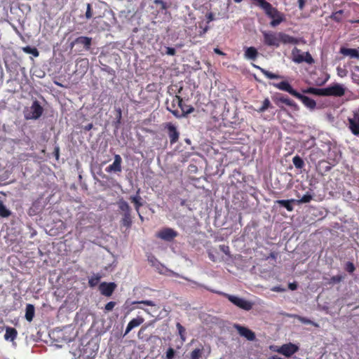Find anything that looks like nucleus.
<instances>
[{"instance_id": "obj_27", "label": "nucleus", "mask_w": 359, "mask_h": 359, "mask_svg": "<svg viewBox=\"0 0 359 359\" xmlns=\"http://www.w3.org/2000/svg\"><path fill=\"white\" fill-rule=\"evenodd\" d=\"M324 88H317L313 87H309L302 90L304 93L313 94L319 96H324Z\"/></svg>"}, {"instance_id": "obj_39", "label": "nucleus", "mask_w": 359, "mask_h": 359, "mask_svg": "<svg viewBox=\"0 0 359 359\" xmlns=\"http://www.w3.org/2000/svg\"><path fill=\"white\" fill-rule=\"evenodd\" d=\"M344 269L349 273H352L355 271V266L354 265V264L351 262H347L346 264H345V266H344Z\"/></svg>"}, {"instance_id": "obj_11", "label": "nucleus", "mask_w": 359, "mask_h": 359, "mask_svg": "<svg viewBox=\"0 0 359 359\" xmlns=\"http://www.w3.org/2000/svg\"><path fill=\"white\" fill-rule=\"evenodd\" d=\"M344 87L339 83H334L324 88V96L341 97L345 94Z\"/></svg>"}, {"instance_id": "obj_57", "label": "nucleus", "mask_w": 359, "mask_h": 359, "mask_svg": "<svg viewBox=\"0 0 359 359\" xmlns=\"http://www.w3.org/2000/svg\"><path fill=\"white\" fill-rule=\"evenodd\" d=\"M280 289L279 287H275V288H273V291L278 292V291H280Z\"/></svg>"}, {"instance_id": "obj_3", "label": "nucleus", "mask_w": 359, "mask_h": 359, "mask_svg": "<svg viewBox=\"0 0 359 359\" xmlns=\"http://www.w3.org/2000/svg\"><path fill=\"white\" fill-rule=\"evenodd\" d=\"M118 210L122 215L121 224L123 226L130 228L132 225L133 220L131 216V208L130 207L128 202H126L123 198H120L117 201Z\"/></svg>"}, {"instance_id": "obj_55", "label": "nucleus", "mask_w": 359, "mask_h": 359, "mask_svg": "<svg viewBox=\"0 0 359 359\" xmlns=\"http://www.w3.org/2000/svg\"><path fill=\"white\" fill-rule=\"evenodd\" d=\"M207 30H208V28H207V27H205V28L203 29V32H201V33L200 34V36H202L203 34H205V33L207 32Z\"/></svg>"}, {"instance_id": "obj_26", "label": "nucleus", "mask_w": 359, "mask_h": 359, "mask_svg": "<svg viewBox=\"0 0 359 359\" xmlns=\"http://www.w3.org/2000/svg\"><path fill=\"white\" fill-rule=\"evenodd\" d=\"M34 313H35V308H34V305H32L31 304H27L26 309H25V319L28 322H32L34 317Z\"/></svg>"}, {"instance_id": "obj_20", "label": "nucleus", "mask_w": 359, "mask_h": 359, "mask_svg": "<svg viewBox=\"0 0 359 359\" xmlns=\"http://www.w3.org/2000/svg\"><path fill=\"white\" fill-rule=\"evenodd\" d=\"M144 321V318L142 316H137L132 319L128 324L124 336L128 334L133 329L140 326Z\"/></svg>"}, {"instance_id": "obj_50", "label": "nucleus", "mask_w": 359, "mask_h": 359, "mask_svg": "<svg viewBox=\"0 0 359 359\" xmlns=\"http://www.w3.org/2000/svg\"><path fill=\"white\" fill-rule=\"evenodd\" d=\"M93 124L90 123H88V124L84 126L83 129L86 131H89V130H90L93 128Z\"/></svg>"}, {"instance_id": "obj_58", "label": "nucleus", "mask_w": 359, "mask_h": 359, "mask_svg": "<svg viewBox=\"0 0 359 359\" xmlns=\"http://www.w3.org/2000/svg\"><path fill=\"white\" fill-rule=\"evenodd\" d=\"M208 18H209L210 20H212V14H210Z\"/></svg>"}, {"instance_id": "obj_24", "label": "nucleus", "mask_w": 359, "mask_h": 359, "mask_svg": "<svg viewBox=\"0 0 359 359\" xmlns=\"http://www.w3.org/2000/svg\"><path fill=\"white\" fill-rule=\"evenodd\" d=\"M18 336V332L15 328L11 327H7L6 328V333L4 334V339L6 341H14Z\"/></svg>"}, {"instance_id": "obj_44", "label": "nucleus", "mask_w": 359, "mask_h": 359, "mask_svg": "<svg viewBox=\"0 0 359 359\" xmlns=\"http://www.w3.org/2000/svg\"><path fill=\"white\" fill-rule=\"evenodd\" d=\"M92 16H93V13H92L91 6L90 4H88L87 9H86V17L87 19H90L92 18Z\"/></svg>"}, {"instance_id": "obj_59", "label": "nucleus", "mask_w": 359, "mask_h": 359, "mask_svg": "<svg viewBox=\"0 0 359 359\" xmlns=\"http://www.w3.org/2000/svg\"><path fill=\"white\" fill-rule=\"evenodd\" d=\"M209 256H210V258L211 259V260L215 262L213 256H212L211 255H209Z\"/></svg>"}, {"instance_id": "obj_60", "label": "nucleus", "mask_w": 359, "mask_h": 359, "mask_svg": "<svg viewBox=\"0 0 359 359\" xmlns=\"http://www.w3.org/2000/svg\"><path fill=\"white\" fill-rule=\"evenodd\" d=\"M242 1H243V0H234V1H235L236 3H240V2H241Z\"/></svg>"}, {"instance_id": "obj_4", "label": "nucleus", "mask_w": 359, "mask_h": 359, "mask_svg": "<svg viewBox=\"0 0 359 359\" xmlns=\"http://www.w3.org/2000/svg\"><path fill=\"white\" fill-rule=\"evenodd\" d=\"M263 10L264 11L265 14L272 19L270 22V25L273 27L279 25L285 20L284 14L278 11L277 8L273 7L270 3H269Z\"/></svg>"}, {"instance_id": "obj_19", "label": "nucleus", "mask_w": 359, "mask_h": 359, "mask_svg": "<svg viewBox=\"0 0 359 359\" xmlns=\"http://www.w3.org/2000/svg\"><path fill=\"white\" fill-rule=\"evenodd\" d=\"M129 200L134 204L135 209L137 214L139 215V217L140 219H143L142 216L140 213V209L143 205V203L142 202V198L140 196V189L137 191V194L135 196H131L129 198Z\"/></svg>"}, {"instance_id": "obj_28", "label": "nucleus", "mask_w": 359, "mask_h": 359, "mask_svg": "<svg viewBox=\"0 0 359 359\" xmlns=\"http://www.w3.org/2000/svg\"><path fill=\"white\" fill-rule=\"evenodd\" d=\"M22 50L27 54H31L34 57H37L39 55V52L35 47H31V46H25L22 48Z\"/></svg>"}, {"instance_id": "obj_40", "label": "nucleus", "mask_w": 359, "mask_h": 359, "mask_svg": "<svg viewBox=\"0 0 359 359\" xmlns=\"http://www.w3.org/2000/svg\"><path fill=\"white\" fill-rule=\"evenodd\" d=\"M116 305V302H108L104 306V312L107 313V312L111 311Z\"/></svg>"}, {"instance_id": "obj_37", "label": "nucleus", "mask_w": 359, "mask_h": 359, "mask_svg": "<svg viewBox=\"0 0 359 359\" xmlns=\"http://www.w3.org/2000/svg\"><path fill=\"white\" fill-rule=\"evenodd\" d=\"M176 327L178 330V333L181 337L182 341L183 342L185 341V340H186V337H185L186 330H185V328L180 323H177L176 324Z\"/></svg>"}, {"instance_id": "obj_51", "label": "nucleus", "mask_w": 359, "mask_h": 359, "mask_svg": "<svg viewBox=\"0 0 359 359\" xmlns=\"http://www.w3.org/2000/svg\"><path fill=\"white\" fill-rule=\"evenodd\" d=\"M288 287L291 290H295L297 288V285L296 283H292L289 284Z\"/></svg>"}, {"instance_id": "obj_22", "label": "nucleus", "mask_w": 359, "mask_h": 359, "mask_svg": "<svg viewBox=\"0 0 359 359\" xmlns=\"http://www.w3.org/2000/svg\"><path fill=\"white\" fill-rule=\"evenodd\" d=\"M339 52L344 56H349L351 58L359 59V50L357 49L341 47Z\"/></svg>"}, {"instance_id": "obj_49", "label": "nucleus", "mask_w": 359, "mask_h": 359, "mask_svg": "<svg viewBox=\"0 0 359 359\" xmlns=\"http://www.w3.org/2000/svg\"><path fill=\"white\" fill-rule=\"evenodd\" d=\"M305 0H298L299 8L303 10L305 6Z\"/></svg>"}, {"instance_id": "obj_38", "label": "nucleus", "mask_w": 359, "mask_h": 359, "mask_svg": "<svg viewBox=\"0 0 359 359\" xmlns=\"http://www.w3.org/2000/svg\"><path fill=\"white\" fill-rule=\"evenodd\" d=\"M203 350L196 348L191 353V359H199L202 355Z\"/></svg>"}, {"instance_id": "obj_18", "label": "nucleus", "mask_w": 359, "mask_h": 359, "mask_svg": "<svg viewBox=\"0 0 359 359\" xmlns=\"http://www.w3.org/2000/svg\"><path fill=\"white\" fill-rule=\"evenodd\" d=\"M279 35V46L280 43L283 44H298L299 40L297 38H294L289 34H287L284 32H278Z\"/></svg>"}, {"instance_id": "obj_56", "label": "nucleus", "mask_w": 359, "mask_h": 359, "mask_svg": "<svg viewBox=\"0 0 359 359\" xmlns=\"http://www.w3.org/2000/svg\"><path fill=\"white\" fill-rule=\"evenodd\" d=\"M326 163L325 161H320L318 162V166H320L322 164Z\"/></svg>"}, {"instance_id": "obj_17", "label": "nucleus", "mask_w": 359, "mask_h": 359, "mask_svg": "<svg viewBox=\"0 0 359 359\" xmlns=\"http://www.w3.org/2000/svg\"><path fill=\"white\" fill-rule=\"evenodd\" d=\"M298 350L299 347L297 345L289 343L281 346L278 351L286 357H290L294 353L297 352Z\"/></svg>"}, {"instance_id": "obj_15", "label": "nucleus", "mask_w": 359, "mask_h": 359, "mask_svg": "<svg viewBox=\"0 0 359 359\" xmlns=\"http://www.w3.org/2000/svg\"><path fill=\"white\" fill-rule=\"evenodd\" d=\"M122 158L119 154L114 155V161L112 164L106 168L107 172H121L122 171Z\"/></svg>"}, {"instance_id": "obj_16", "label": "nucleus", "mask_w": 359, "mask_h": 359, "mask_svg": "<svg viewBox=\"0 0 359 359\" xmlns=\"http://www.w3.org/2000/svg\"><path fill=\"white\" fill-rule=\"evenodd\" d=\"M233 327L241 336L246 338L248 340L254 341L255 339V334L251 330L238 324H235Z\"/></svg>"}, {"instance_id": "obj_1", "label": "nucleus", "mask_w": 359, "mask_h": 359, "mask_svg": "<svg viewBox=\"0 0 359 359\" xmlns=\"http://www.w3.org/2000/svg\"><path fill=\"white\" fill-rule=\"evenodd\" d=\"M273 86L280 90L285 91L296 98L300 100L302 103L309 109L313 110L316 108V102L309 97L305 96L294 90L287 81H281L278 83H273Z\"/></svg>"}, {"instance_id": "obj_10", "label": "nucleus", "mask_w": 359, "mask_h": 359, "mask_svg": "<svg viewBox=\"0 0 359 359\" xmlns=\"http://www.w3.org/2000/svg\"><path fill=\"white\" fill-rule=\"evenodd\" d=\"M272 99L275 104L277 106H278L281 109H283V107L280 106V103H283L292 107L295 111L299 110V106L293 100H290L287 96L277 93L272 97Z\"/></svg>"}, {"instance_id": "obj_8", "label": "nucleus", "mask_w": 359, "mask_h": 359, "mask_svg": "<svg viewBox=\"0 0 359 359\" xmlns=\"http://www.w3.org/2000/svg\"><path fill=\"white\" fill-rule=\"evenodd\" d=\"M43 112V108L40 104L38 100H34L29 109L25 113V118L27 120L39 118Z\"/></svg>"}, {"instance_id": "obj_53", "label": "nucleus", "mask_w": 359, "mask_h": 359, "mask_svg": "<svg viewBox=\"0 0 359 359\" xmlns=\"http://www.w3.org/2000/svg\"><path fill=\"white\" fill-rule=\"evenodd\" d=\"M267 359H283V358H281L277 355H273V356L268 358Z\"/></svg>"}, {"instance_id": "obj_41", "label": "nucleus", "mask_w": 359, "mask_h": 359, "mask_svg": "<svg viewBox=\"0 0 359 359\" xmlns=\"http://www.w3.org/2000/svg\"><path fill=\"white\" fill-rule=\"evenodd\" d=\"M177 102L175 101V96L173 97V100L172 101V103L170 104H168L167 109L172 114L173 109H177Z\"/></svg>"}, {"instance_id": "obj_42", "label": "nucleus", "mask_w": 359, "mask_h": 359, "mask_svg": "<svg viewBox=\"0 0 359 359\" xmlns=\"http://www.w3.org/2000/svg\"><path fill=\"white\" fill-rule=\"evenodd\" d=\"M133 304H144V305L150 306H156L155 303L151 300L138 301V302H135Z\"/></svg>"}, {"instance_id": "obj_9", "label": "nucleus", "mask_w": 359, "mask_h": 359, "mask_svg": "<svg viewBox=\"0 0 359 359\" xmlns=\"http://www.w3.org/2000/svg\"><path fill=\"white\" fill-rule=\"evenodd\" d=\"M264 43L267 46L279 47V35L278 32L272 31H263Z\"/></svg>"}, {"instance_id": "obj_47", "label": "nucleus", "mask_w": 359, "mask_h": 359, "mask_svg": "<svg viewBox=\"0 0 359 359\" xmlns=\"http://www.w3.org/2000/svg\"><path fill=\"white\" fill-rule=\"evenodd\" d=\"M165 53L167 55H175L176 53V50L174 48L167 47Z\"/></svg>"}, {"instance_id": "obj_46", "label": "nucleus", "mask_w": 359, "mask_h": 359, "mask_svg": "<svg viewBox=\"0 0 359 359\" xmlns=\"http://www.w3.org/2000/svg\"><path fill=\"white\" fill-rule=\"evenodd\" d=\"M219 249L222 252L225 253L226 255H229V248L227 245H219Z\"/></svg>"}, {"instance_id": "obj_29", "label": "nucleus", "mask_w": 359, "mask_h": 359, "mask_svg": "<svg viewBox=\"0 0 359 359\" xmlns=\"http://www.w3.org/2000/svg\"><path fill=\"white\" fill-rule=\"evenodd\" d=\"M102 276L100 274L97 273L92 276L88 280V285L91 287H94L98 285Z\"/></svg>"}, {"instance_id": "obj_62", "label": "nucleus", "mask_w": 359, "mask_h": 359, "mask_svg": "<svg viewBox=\"0 0 359 359\" xmlns=\"http://www.w3.org/2000/svg\"><path fill=\"white\" fill-rule=\"evenodd\" d=\"M175 276L178 277L179 274L175 273Z\"/></svg>"}, {"instance_id": "obj_25", "label": "nucleus", "mask_w": 359, "mask_h": 359, "mask_svg": "<svg viewBox=\"0 0 359 359\" xmlns=\"http://www.w3.org/2000/svg\"><path fill=\"white\" fill-rule=\"evenodd\" d=\"M276 203L280 206L284 207L287 211L292 212L294 210L292 203H296V199L278 200Z\"/></svg>"}, {"instance_id": "obj_33", "label": "nucleus", "mask_w": 359, "mask_h": 359, "mask_svg": "<svg viewBox=\"0 0 359 359\" xmlns=\"http://www.w3.org/2000/svg\"><path fill=\"white\" fill-rule=\"evenodd\" d=\"M271 107V104L269 98L264 99L262 105L257 111L258 113H263L269 108Z\"/></svg>"}, {"instance_id": "obj_5", "label": "nucleus", "mask_w": 359, "mask_h": 359, "mask_svg": "<svg viewBox=\"0 0 359 359\" xmlns=\"http://www.w3.org/2000/svg\"><path fill=\"white\" fill-rule=\"evenodd\" d=\"M208 290H209V289ZM210 291L224 296L232 304L243 310L250 311L252 308V304L250 302L245 300V299L233 296L227 293L217 292L213 290H210Z\"/></svg>"}, {"instance_id": "obj_52", "label": "nucleus", "mask_w": 359, "mask_h": 359, "mask_svg": "<svg viewBox=\"0 0 359 359\" xmlns=\"http://www.w3.org/2000/svg\"><path fill=\"white\" fill-rule=\"evenodd\" d=\"M214 52L219 55H225L226 54L217 48L214 49Z\"/></svg>"}, {"instance_id": "obj_61", "label": "nucleus", "mask_w": 359, "mask_h": 359, "mask_svg": "<svg viewBox=\"0 0 359 359\" xmlns=\"http://www.w3.org/2000/svg\"><path fill=\"white\" fill-rule=\"evenodd\" d=\"M107 69H110L109 67H107ZM105 71H107V72H110V70L109 69H104Z\"/></svg>"}, {"instance_id": "obj_45", "label": "nucleus", "mask_w": 359, "mask_h": 359, "mask_svg": "<svg viewBox=\"0 0 359 359\" xmlns=\"http://www.w3.org/2000/svg\"><path fill=\"white\" fill-rule=\"evenodd\" d=\"M298 319L303 323L304 324H312V325H314V323L309 319L306 318H304V317H302V316H298Z\"/></svg>"}, {"instance_id": "obj_21", "label": "nucleus", "mask_w": 359, "mask_h": 359, "mask_svg": "<svg viewBox=\"0 0 359 359\" xmlns=\"http://www.w3.org/2000/svg\"><path fill=\"white\" fill-rule=\"evenodd\" d=\"M92 39L88 36H79L77 37L72 43L71 46L73 47L74 44L83 45L85 50H88L91 46Z\"/></svg>"}, {"instance_id": "obj_14", "label": "nucleus", "mask_w": 359, "mask_h": 359, "mask_svg": "<svg viewBox=\"0 0 359 359\" xmlns=\"http://www.w3.org/2000/svg\"><path fill=\"white\" fill-rule=\"evenodd\" d=\"M116 287V284L114 282H102L99 285V290L102 295L105 297H111Z\"/></svg>"}, {"instance_id": "obj_12", "label": "nucleus", "mask_w": 359, "mask_h": 359, "mask_svg": "<svg viewBox=\"0 0 359 359\" xmlns=\"http://www.w3.org/2000/svg\"><path fill=\"white\" fill-rule=\"evenodd\" d=\"M178 236V233L174 229L165 227L160 230L156 236L165 241H171Z\"/></svg>"}, {"instance_id": "obj_34", "label": "nucleus", "mask_w": 359, "mask_h": 359, "mask_svg": "<svg viewBox=\"0 0 359 359\" xmlns=\"http://www.w3.org/2000/svg\"><path fill=\"white\" fill-rule=\"evenodd\" d=\"M259 69V67H258ZM260 70L261 72L263 73V74L267 77L268 79H280L281 78V76L278 75V74H276L274 73H272L269 71H267V70H265L264 69H262L260 68Z\"/></svg>"}, {"instance_id": "obj_36", "label": "nucleus", "mask_w": 359, "mask_h": 359, "mask_svg": "<svg viewBox=\"0 0 359 359\" xmlns=\"http://www.w3.org/2000/svg\"><path fill=\"white\" fill-rule=\"evenodd\" d=\"M344 279V276H343V275H339H339L333 276H332L330 278V280L328 281V283L330 285H334V284L339 283Z\"/></svg>"}, {"instance_id": "obj_35", "label": "nucleus", "mask_w": 359, "mask_h": 359, "mask_svg": "<svg viewBox=\"0 0 359 359\" xmlns=\"http://www.w3.org/2000/svg\"><path fill=\"white\" fill-rule=\"evenodd\" d=\"M312 199H313V196L309 193H306L300 199L296 200V203L301 204V203H309Z\"/></svg>"}, {"instance_id": "obj_43", "label": "nucleus", "mask_w": 359, "mask_h": 359, "mask_svg": "<svg viewBox=\"0 0 359 359\" xmlns=\"http://www.w3.org/2000/svg\"><path fill=\"white\" fill-rule=\"evenodd\" d=\"M175 351L172 348H168L166 351V358L167 359H172L175 356Z\"/></svg>"}, {"instance_id": "obj_30", "label": "nucleus", "mask_w": 359, "mask_h": 359, "mask_svg": "<svg viewBox=\"0 0 359 359\" xmlns=\"http://www.w3.org/2000/svg\"><path fill=\"white\" fill-rule=\"evenodd\" d=\"M292 163L296 168L302 169L304 166L303 159L298 155H296L292 158Z\"/></svg>"}, {"instance_id": "obj_6", "label": "nucleus", "mask_w": 359, "mask_h": 359, "mask_svg": "<svg viewBox=\"0 0 359 359\" xmlns=\"http://www.w3.org/2000/svg\"><path fill=\"white\" fill-rule=\"evenodd\" d=\"M175 101L177 102V107L181 109V111H179L178 109H173L172 114L176 118L186 116L194 111V108L192 106L187 105L183 103V100L180 96L175 95Z\"/></svg>"}, {"instance_id": "obj_23", "label": "nucleus", "mask_w": 359, "mask_h": 359, "mask_svg": "<svg viewBox=\"0 0 359 359\" xmlns=\"http://www.w3.org/2000/svg\"><path fill=\"white\" fill-rule=\"evenodd\" d=\"M259 53L255 47H248L245 50L244 56L246 59L255 60L258 57Z\"/></svg>"}, {"instance_id": "obj_7", "label": "nucleus", "mask_w": 359, "mask_h": 359, "mask_svg": "<svg viewBox=\"0 0 359 359\" xmlns=\"http://www.w3.org/2000/svg\"><path fill=\"white\" fill-rule=\"evenodd\" d=\"M292 60L297 64L304 62L308 64H313L314 60L309 52L302 53V50L297 48H294L292 51Z\"/></svg>"}, {"instance_id": "obj_31", "label": "nucleus", "mask_w": 359, "mask_h": 359, "mask_svg": "<svg viewBox=\"0 0 359 359\" xmlns=\"http://www.w3.org/2000/svg\"><path fill=\"white\" fill-rule=\"evenodd\" d=\"M11 212L6 207L2 201H0V217H8Z\"/></svg>"}, {"instance_id": "obj_13", "label": "nucleus", "mask_w": 359, "mask_h": 359, "mask_svg": "<svg viewBox=\"0 0 359 359\" xmlns=\"http://www.w3.org/2000/svg\"><path fill=\"white\" fill-rule=\"evenodd\" d=\"M165 128L167 129V133L170 138V144H175L180 138V133L177 130L176 126L172 123L168 122L165 124Z\"/></svg>"}, {"instance_id": "obj_2", "label": "nucleus", "mask_w": 359, "mask_h": 359, "mask_svg": "<svg viewBox=\"0 0 359 359\" xmlns=\"http://www.w3.org/2000/svg\"><path fill=\"white\" fill-rule=\"evenodd\" d=\"M99 349V344L94 339L88 341L86 344L81 342L77 350L80 359H93L95 357Z\"/></svg>"}, {"instance_id": "obj_48", "label": "nucleus", "mask_w": 359, "mask_h": 359, "mask_svg": "<svg viewBox=\"0 0 359 359\" xmlns=\"http://www.w3.org/2000/svg\"><path fill=\"white\" fill-rule=\"evenodd\" d=\"M53 154L56 158V160L59 159L60 157V147L58 145H56L54 148Z\"/></svg>"}, {"instance_id": "obj_54", "label": "nucleus", "mask_w": 359, "mask_h": 359, "mask_svg": "<svg viewBox=\"0 0 359 359\" xmlns=\"http://www.w3.org/2000/svg\"><path fill=\"white\" fill-rule=\"evenodd\" d=\"M331 169V167L330 165H326L324 168L325 172H327Z\"/></svg>"}, {"instance_id": "obj_32", "label": "nucleus", "mask_w": 359, "mask_h": 359, "mask_svg": "<svg viewBox=\"0 0 359 359\" xmlns=\"http://www.w3.org/2000/svg\"><path fill=\"white\" fill-rule=\"evenodd\" d=\"M343 13V10L337 11L332 13V15H330V18L337 22H340L342 20Z\"/></svg>"}]
</instances>
